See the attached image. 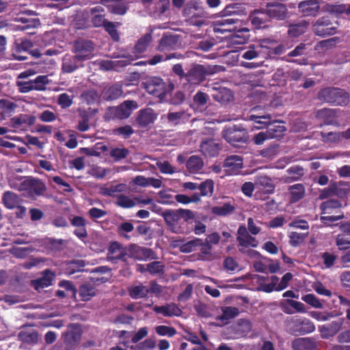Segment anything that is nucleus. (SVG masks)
I'll return each instance as SVG.
<instances>
[{
  "label": "nucleus",
  "mask_w": 350,
  "mask_h": 350,
  "mask_svg": "<svg viewBox=\"0 0 350 350\" xmlns=\"http://www.w3.org/2000/svg\"><path fill=\"white\" fill-rule=\"evenodd\" d=\"M267 131H271V134H273V138H277L280 137L283 133L285 131V127L281 124L272 125L269 127Z\"/></svg>",
  "instance_id": "nucleus-64"
},
{
  "label": "nucleus",
  "mask_w": 350,
  "mask_h": 350,
  "mask_svg": "<svg viewBox=\"0 0 350 350\" xmlns=\"http://www.w3.org/2000/svg\"><path fill=\"white\" fill-rule=\"evenodd\" d=\"M193 290V287L192 286V284H189L186 285V287H185V290H183V293H181V294L178 295V297H177V301L185 302L189 300L191 297V295H192Z\"/></svg>",
  "instance_id": "nucleus-58"
},
{
  "label": "nucleus",
  "mask_w": 350,
  "mask_h": 350,
  "mask_svg": "<svg viewBox=\"0 0 350 350\" xmlns=\"http://www.w3.org/2000/svg\"><path fill=\"white\" fill-rule=\"evenodd\" d=\"M331 23L327 17H322L314 25V31L319 36H329L336 33V27H331Z\"/></svg>",
  "instance_id": "nucleus-14"
},
{
  "label": "nucleus",
  "mask_w": 350,
  "mask_h": 350,
  "mask_svg": "<svg viewBox=\"0 0 350 350\" xmlns=\"http://www.w3.org/2000/svg\"><path fill=\"white\" fill-rule=\"evenodd\" d=\"M250 20L252 24L256 28H260L262 27L264 18L262 14L259 12H255L250 16Z\"/></svg>",
  "instance_id": "nucleus-59"
},
{
  "label": "nucleus",
  "mask_w": 350,
  "mask_h": 350,
  "mask_svg": "<svg viewBox=\"0 0 350 350\" xmlns=\"http://www.w3.org/2000/svg\"><path fill=\"white\" fill-rule=\"evenodd\" d=\"M299 12L304 16H316L320 10L319 2L317 0H306L298 4Z\"/></svg>",
  "instance_id": "nucleus-16"
},
{
  "label": "nucleus",
  "mask_w": 350,
  "mask_h": 350,
  "mask_svg": "<svg viewBox=\"0 0 350 350\" xmlns=\"http://www.w3.org/2000/svg\"><path fill=\"white\" fill-rule=\"evenodd\" d=\"M178 37L176 36H165L162 38L159 50L167 51L174 49L177 47Z\"/></svg>",
  "instance_id": "nucleus-30"
},
{
  "label": "nucleus",
  "mask_w": 350,
  "mask_h": 350,
  "mask_svg": "<svg viewBox=\"0 0 350 350\" xmlns=\"http://www.w3.org/2000/svg\"><path fill=\"white\" fill-rule=\"evenodd\" d=\"M223 136L228 143L233 146H235L237 142L246 140L245 131L237 130L234 126L226 128L224 131Z\"/></svg>",
  "instance_id": "nucleus-15"
},
{
  "label": "nucleus",
  "mask_w": 350,
  "mask_h": 350,
  "mask_svg": "<svg viewBox=\"0 0 350 350\" xmlns=\"http://www.w3.org/2000/svg\"><path fill=\"white\" fill-rule=\"evenodd\" d=\"M111 269L106 266H102L93 269L91 273H94L90 280L93 284L98 285L105 284L111 278Z\"/></svg>",
  "instance_id": "nucleus-18"
},
{
  "label": "nucleus",
  "mask_w": 350,
  "mask_h": 350,
  "mask_svg": "<svg viewBox=\"0 0 350 350\" xmlns=\"http://www.w3.org/2000/svg\"><path fill=\"white\" fill-rule=\"evenodd\" d=\"M239 315V309L236 307H225L222 308V314L219 317L221 321H228Z\"/></svg>",
  "instance_id": "nucleus-45"
},
{
  "label": "nucleus",
  "mask_w": 350,
  "mask_h": 350,
  "mask_svg": "<svg viewBox=\"0 0 350 350\" xmlns=\"http://www.w3.org/2000/svg\"><path fill=\"white\" fill-rule=\"evenodd\" d=\"M286 304L291 306V307L297 311V312L304 313L306 312L304 304L302 303L292 299H286V301L282 303V308H283V312L287 314H293V311L288 310L285 306Z\"/></svg>",
  "instance_id": "nucleus-33"
},
{
  "label": "nucleus",
  "mask_w": 350,
  "mask_h": 350,
  "mask_svg": "<svg viewBox=\"0 0 350 350\" xmlns=\"http://www.w3.org/2000/svg\"><path fill=\"white\" fill-rule=\"evenodd\" d=\"M343 325V319H339L331 323L319 326L320 336L323 339H329L333 337Z\"/></svg>",
  "instance_id": "nucleus-10"
},
{
  "label": "nucleus",
  "mask_w": 350,
  "mask_h": 350,
  "mask_svg": "<svg viewBox=\"0 0 350 350\" xmlns=\"http://www.w3.org/2000/svg\"><path fill=\"white\" fill-rule=\"evenodd\" d=\"M200 150L203 154L208 157H215L219 151L217 143L212 139L204 140L202 142Z\"/></svg>",
  "instance_id": "nucleus-25"
},
{
  "label": "nucleus",
  "mask_w": 350,
  "mask_h": 350,
  "mask_svg": "<svg viewBox=\"0 0 350 350\" xmlns=\"http://www.w3.org/2000/svg\"><path fill=\"white\" fill-rule=\"evenodd\" d=\"M129 151L125 148H113L110 152V155L114 158L116 161L125 158Z\"/></svg>",
  "instance_id": "nucleus-61"
},
{
  "label": "nucleus",
  "mask_w": 350,
  "mask_h": 350,
  "mask_svg": "<svg viewBox=\"0 0 350 350\" xmlns=\"http://www.w3.org/2000/svg\"><path fill=\"white\" fill-rule=\"evenodd\" d=\"M249 30L247 28H243L237 31L233 36V42L238 44L245 42L249 39Z\"/></svg>",
  "instance_id": "nucleus-50"
},
{
  "label": "nucleus",
  "mask_w": 350,
  "mask_h": 350,
  "mask_svg": "<svg viewBox=\"0 0 350 350\" xmlns=\"http://www.w3.org/2000/svg\"><path fill=\"white\" fill-rule=\"evenodd\" d=\"M204 79V68L202 66H197L193 68L188 75V81L194 83H198Z\"/></svg>",
  "instance_id": "nucleus-35"
},
{
  "label": "nucleus",
  "mask_w": 350,
  "mask_h": 350,
  "mask_svg": "<svg viewBox=\"0 0 350 350\" xmlns=\"http://www.w3.org/2000/svg\"><path fill=\"white\" fill-rule=\"evenodd\" d=\"M308 27V23L303 21L298 24L291 25L289 27L288 33L292 37H297L305 33Z\"/></svg>",
  "instance_id": "nucleus-36"
},
{
  "label": "nucleus",
  "mask_w": 350,
  "mask_h": 350,
  "mask_svg": "<svg viewBox=\"0 0 350 350\" xmlns=\"http://www.w3.org/2000/svg\"><path fill=\"white\" fill-rule=\"evenodd\" d=\"M289 192L291 202H296L304 196L305 189L302 185L296 184L290 187Z\"/></svg>",
  "instance_id": "nucleus-34"
},
{
  "label": "nucleus",
  "mask_w": 350,
  "mask_h": 350,
  "mask_svg": "<svg viewBox=\"0 0 350 350\" xmlns=\"http://www.w3.org/2000/svg\"><path fill=\"white\" fill-rule=\"evenodd\" d=\"M129 250L133 258L139 260L146 261L155 258L154 253L148 248L133 245L130 247Z\"/></svg>",
  "instance_id": "nucleus-19"
},
{
  "label": "nucleus",
  "mask_w": 350,
  "mask_h": 350,
  "mask_svg": "<svg viewBox=\"0 0 350 350\" xmlns=\"http://www.w3.org/2000/svg\"><path fill=\"white\" fill-rule=\"evenodd\" d=\"M129 250L119 243L115 241L111 243L108 250V259L110 260H126Z\"/></svg>",
  "instance_id": "nucleus-17"
},
{
  "label": "nucleus",
  "mask_w": 350,
  "mask_h": 350,
  "mask_svg": "<svg viewBox=\"0 0 350 350\" xmlns=\"http://www.w3.org/2000/svg\"><path fill=\"white\" fill-rule=\"evenodd\" d=\"M92 18V21L95 27L105 26L104 9L102 5H96L91 10Z\"/></svg>",
  "instance_id": "nucleus-29"
},
{
  "label": "nucleus",
  "mask_w": 350,
  "mask_h": 350,
  "mask_svg": "<svg viewBox=\"0 0 350 350\" xmlns=\"http://www.w3.org/2000/svg\"><path fill=\"white\" fill-rule=\"evenodd\" d=\"M247 120L253 121L256 125H254L252 130H260L269 126L272 122V116H259L250 115Z\"/></svg>",
  "instance_id": "nucleus-24"
},
{
  "label": "nucleus",
  "mask_w": 350,
  "mask_h": 350,
  "mask_svg": "<svg viewBox=\"0 0 350 350\" xmlns=\"http://www.w3.org/2000/svg\"><path fill=\"white\" fill-rule=\"evenodd\" d=\"M15 21L23 23L19 26L21 30H27L31 28H36L40 26V21L37 18L26 17L18 16L15 18Z\"/></svg>",
  "instance_id": "nucleus-27"
},
{
  "label": "nucleus",
  "mask_w": 350,
  "mask_h": 350,
  "mask_svg": "<svg viewBox=\"0 0 350 350\" xmlns=\"http://www.w3.org/2000/svg\"><path fill=\"white\" fill-rule=\"evenodd\" d=\"M163 217L165 222L172 228L174 232H178L176 228L174 226L175 224L179 219V215L172 211H166L163 213Z\"/></svg>",
  "instance_id": "nucleus-40"
},
{
  "label": "nucleus",
  "mask_w": 350,
  "mask_h": 350,
  "mask_svg": "<svg viewBox=\"0 0 350 350\" xmlns=\"http://www.w3.org/2000/svg\"><path fill=\"white\" fill-rule=\"evenodd\" d=\"M12 187L19 191H27L28 193L33 195H40L44 190V185L38 180L25 179L23 180L20 185L16 184L13 180H10Z\"/></svg>",
  "instance_id": "nucleus-4"
},
{
  "label": "nucleus",
  "mask_w": 350,
  "mask_h": 350,
  "mask_svg": "<svg viewBox=\"0 0 350 350\" xmlns=\"http://www.w3.org/2000/svg\"><path fill=\"white\" fill-rule=\"evenodd\" d=\"M137 270L139 272H144L148 271L151 274H159L162 273L163 266L161 264H138Z\"/></svg>",
  "instance_id": "nucleus-39"
},
{
  "label": "nucleus",
  "mask_w": 350,
  "mask_h": 350,
  "mask_svg": "<svg viewBox=\"0 0 350 350\" xmlns=\"http://www.w3.org/2000/svg\"><path fill=\"white\" fill-rule=\"evenodd\" d=\"M316 340L310 337L297 338L292 341V350H316Z\"/></svg>",
  "instance_id": "nucleus-21"
},
{
  "label": "nucleus",
  "mask_w": 350,
  "mask_h": 350,
  "mask_svg": "<svg viewBox=\"0 0 350 350\" xmlns=\"http://www.w3.org/2000/svg\"><path fill=\"white\" fill-rule=\"evenodd\" d=\"M3 202L5 206L10 209L17 207L19 204V200L17 196L12 192L5 193Z\"/></svg>",
  "instance_id": "nucleus-43"
},
{
  "label": "nucleus",
  "mask_w": 350,
  "mask_h": 350,
  "mask_svg": "<svg viewBox=\"0 0 350 350\" xmlns=\"http://www.w3.org/2000/svg\"><path fill=\"white\" fill-rule=\"evenodd\" d=\"M49 79L47 76L40 75L37 77L33 80L35 85L34 89L37 91H43L46 89V85L49 83Z\"/></svg>",
  "instance_id": "nucleus-54"
},
{
  "label": "nucleus",
  "mask_w": 350,
  "mask_h": 350,
  "mask_svg": "<svg viewBox=\"0 0 350 350\" xmlns=\"http://www.w3.org/2000/svg\"><path fill=\"white\" fill-rule=\"evenodd\" d=\"M321 95L325 96L324 99L336 105H344L349 100L347 94L342 90L338 88H327L321 92Z\"/></svg>",
  "instance_id": "nucleus-7"
},
{
  "label": "nucleus",
  "mask_w": 350,
  "mask_h": 350,
  "mask_svg": "<svg viewBox=\"0 0 350 350\" xmlns=\"http://www.w3.org/2000/svg\"><path fill=\"white\" fill-rule=\"evenodd\" d=\"M234 210V206L230 203H226L221 206H215L212 208L213 213L219 215H226L232 213Z\"/></svg>",
  "instance_id": "nucleus-49"
},
{
  "label": "nucleus",
  "mask_w": 350,
  "mask_h": 350,
  "mask_svg": "<svg viewBox=\"0 0 350 350\" xmlns=\"http://www.w3.org/2000/svg\"><path fill=\"white\" fill-rule=\"evenodd\" d=\"M307 236L308 233H299L297 232H292L288 235L290 243L293 246L300 245L304 243Z\"/></svg>",
  "instance_id": "nucleus-47"
},
{
  "label": "nucleus",
  "mask_w": 350,
  "mask_h": 350,
  "mask_svg": "<svg viewBox=\"0 0 350 350\" xmlns=\"http://www.w3.org/2000/svg\"><path fill=\"white\" fill-rule=\"evenodd\" d=\"M77 59L70 55H66L63 59L62 70L65 72H73L78 66L77 65Z\"/></svg>",
  "instance_id": "nucleus-41"
},
{
  "label": "nucleus",
  "mask_w": 350,
  "mask_h": 350,
  "mask_svg": "<svg viewBox=\"0 0 350 350\" xmlns=\"http://www.w3.org/2000/svg\"><path fill=\"white\" fill-rule=\"evenodd\" d=\"M291 333L305 335L314 331V325L311 320L305 317L293 316L289 317L286 322Z\"/></svg>",
  "instance_id": "nucleus-1"
},
{
  "label": "nucleus",
  "mask_w": 350,
  "mask_h": 350,
  "mask_svg": "<svg viewBox=\"0 0 350 350\" xmlns=\"http://www.w3.org/2000/svg\"><path fill=\"white\" fill-rule=\"evenodd\" d=\"M203 167L202 159L198 156H192L187 163V167L191 173L199 172Z\"/></svg>",
  "instance_id": "nucleus-38"
},
{
  "label": "nucleus",
  "mask_w": 350,
  "mask_h": 350,
  "mask_svg": "<svg viewBox=\"0 0 350 350\" xmlns=\"http://www.w3.org/2000/svg\"><path fill=\"white\" fill-rule=\"evenodd\" d=\"M157 119V114L150 108L142 109L139 111L137 121L142 126H146L153 123Z\"/></svg>",
  "instance_id": "nucleus-23"
},
{
  "label": "nucleus",
  "mask_w": 350,
  "mask_h": 350,
  "mask_svg": "<svg viewBox=\"0 0 350 350\" xmlns=\"http://www.w3.org/2000/svg\"><path fill=\"white\" fill-rule=\"evenodd\" d=\"M336 245L340 250H347L350 247V236L344 234H338L336 239Z\"/></svg>",
  "instance_id": "nucleus-56"
},
{
  "label": "nucleus",
  "mask_w": 350,
  "mask_h": 350,
  "mask_svg": "<svg viewBox=\"0 0 350 350\" xmlns=\"http://www.w3.org/2000/svg\"><path fill=\"white\" fill-rule=\"evenodd\" d=\"M302 301L304 302L309 304L311 306V307L316 308V309H321L322 308V304H321L320 301L314 295L312 294H308L302 296Z\"/></svg>",
  "instance_id": "nucleus-55"
},
{
  "label": "nucleus",
  "mask_w": 350,
  "mask_h": 350,
  "mask_svg": "<svg viewBox=\"0 0 350 350\" xmlns=\"http://www.w3.org/2000/svg\"><path fill=\"white\" fill-rule=\"evenodd\" d=\"M116 204L120 207L124 208H129L136 205V202L134 198H132L129 196L120 195L117 198Z\"/></svg>",
  "instance_id": "nucleus-46"
},
{
  "label": "nucleus",
  "mask_w": 350,
  "mask_h": 350,
  "mask_svg": "<svg viewBox=\"0 0 350 350\" xmlns=\"http://www.w3.org/2000/svg\"><path fill=\"white\" fill-rule=\"evenodd\" d=\"M202 245V241L199 239H195L183 245H180V241H174V246H180V251L185 253L191 252Z\"/></svg>",
  "instance_id": "nucleus-31"
},
{
  "label": "nucleus",
  "mask_w": 350,
  "mask_h": 350,
  "mask_svg": "<svg viewBox=\"0 0 350 350\" xmlns=\"http://www.w3.org/2000/svg\"><path fill=\"white\" fill-rule=\"evenodd\" d=\"M144 88L148 94L162 99L167 92L173 89V85L165 84L160 78L151 77L144 83Z\"/></svg>",
  "instance_id": "nucleus-2"
},
{
  "label": "nucleus",
  "mask_w": 350,
  "mask_h": 350,
  "mask_svg": "<svg viewBox=\"0 0 350 350\" xmlns=\"http://www.w3.org/2000/svg\"><path fill=\"white\" fill-rule=\"evenodd\" d=\"M81 338V327L78 323H71L68 326V331L62 335L65 350H75Z\"/></svg>",
  "instance_id": "nucleus-3"
},
{
  "label": "nucleus",
  "mask_w": 350,
  "mask_h": 350,
  "mask_svg": "<svg viewBox=\"0 0 350 350\" xmlns=\"http://www.w3.org/2000/svg\"><path fill=\"white\" fill-rule=\"evenodd\" d=\"M155 345L156 343L154 340L152 338H148L144 340V342L138 343L137 345L132 347V349L135 350H150L152 349Z\"/></svg>",
  "instance_id": "nucleus-57"
},
{
  "label": "nucleus",
  "mask_w": 350,
  "mask_h": 350,
  "mask_svg": "<svg viewBox=\"0 0 350 350\" xmlns=\"http://www.w3.org/2000/svg\"><path fill=\"white\" fill-rule=\"evenodd\" d=\"M93 45L91 42L80 41L75 44V58L77 61H85L92 57Z\"/></svg>",
  "instance_id": "nucleus-9"
},
{
  "label": "nucleus",
  "mask_w": 350,
  "mask_h": 350,
  "mask_svg": "<svg viewBox=\"0 0 350 350\" xmlns=\"http://www.w3.org/2000/svg\"><path fill=\"white\" fill-rule=\"evenodd\" d=\"M198 189L200 190L201 196H202L211 195L214 190V182L211 179H208L199 185Z\"/></svg>",
  "instance_id": "nucleus-48"
},
{
  "label": "nucleus",
  "mask_w": 350,
  "mask_h": 350,
  "mask_svg": "<svg viewBox=\"0 0 350 350\" xmlns=\"http://www.w3.org/2000/svg\"><path fill=\"white\" fill-rule=\"evenodd\" d=\"M133 61L132 57H126V56H122L119 59L115 60H103L98 62L97 64L100 69L103 70H118L120 67H124Z\"/></svg>",
  "instance_id": "nucleus-12"
},
{
  "label": "nucleus",
  "mask_w": 350,
  "mask_h": 350,
  "mask_svg": "<svg viewBox=\"0 0 350 350\" xmlns=\"http://www.w3.org/2000/svg\"><path fill=\"white\" fill-rule=\"evenodd\" d=\"M344 217L343 214H340L338 215H332V216H321L320 219L324 226H332V223L340 219H342Z\"/></svg>",
  "instance_id": "nucleus-60"
},
{
  "label": "nucleus",
  "mask_w": 350,
  "mask_h": 350,
  "mask_svg": "<svg viewBox=\"0 0 350 350\" xmlns=\"http://www.w3.org/2000/svg\"><path fill=\"white\" fill-rule=\"evenodd\" d=\"M157 165L163 174H172L175 172L174 168L167 161L158 162Z\"/></svg>",
  "instance_id": "nucleus-63"
},
{
  "label": "nucleus",
  "mask_w": 350,
  "mask_h": 350,
  "mask_svg": "<svg viewBox=\"0 0 350 350\" xmlns=\"http://www.w3.org/2000/svg\"><path fill=\"white\" fill-rule=\"evenodd\" d=\"M342 206V203L336 200H330L323 202L321 208L322 211V214H330L332 212V210L334 208H338Z\"/></svg>",
  "instance_id": "nucleus-44"
},
{
  "label": "nucleus",
  "mask_w": 350,
  "mask_h": 350,
  "mask_svg": "<svg viewBox=\"0 0 350 350\" xmlns=\"http://www.w3.org/2000/svg\"><path fill=\"white\" fill-rule=\"evenodd\" d=\"M138 107V105L133 100H126L116 107L111 108L110 110L115 116L120 119H126L129 118L133 110Z\"/></svg>",
  "instance_id": "nucleus-8"
},
{
  "label": "nucleus",
  "mask_w": 350,
  "mask_h": 350,
  "mask_svg": "<svg viewBox=\"0 0 350 350\" xmlns=\"http://www.w3.org/2000/svg\"><path fill=\"white\" fill-rule=\"evenodd\" d=\"M133 229L134 226L133 225V224H131V222H124L118 226L117 232L120 236L129 239V236L127 235L126 233L131 232V231L133 230Z\"/></svg>",
  "instance_id": "nucleus-53"
},
{
  "label": "nucleus",
  "mask_w": 350,
  "mask_h": 350,
  "mask_svg": "<svg viewBox=\"0 0 350 350\" xmlns=\"http://www.w3.org/2000/svg\"><path fill=\"white\" fill-rule=\"evenodd\" d=\"M237 234V241L241 252H246L247 248L256 247L258 245V241L248 233L244 226H241L239 228Z\"/></svg>",
  "instance_id": "nucleus-6"
},
{
  "label": "nucleus",
  "mask_w": 350,
  "mask_h": 350,
  "mask_svg": "<svg viewBox=\"0 0 350 350\" xmlns=\"http://www.w3.org/2000/svg\"><path fill=\"white\" fill-rule=\"evenodd\" d=\"M152 310L165 317H179L182 314V310L175 304H168L161 306H155Z\"/></svg>",
  "instance_id": "nucleus-20"
},
{
  "label": "nucleus",
  "mask_w": 350,
  "mask_h": 350,
  "mask_svg": "<svg viewBox=\"0 0 350 350\" xmlns=\"http://www.w3.org/2000/svg\"><path fill=\"white\" fill-rule=\"evenodd\" d=\"M155 332L161 336H167L170 338L173 337L176 333L174 327L165 325H158L155 327Z\"/></svg>",
  "instance_id": "nucleus-52"
},
{
  "label": "nucleus",
  "mask_w": 350,
  "mask_h": 350,
  "mask_svg": "<svg viewBox=\"0 0 350 350\" xmlns=\"http://www.w3.org/2000/svg\"><path fill=\"white\" fill-rule=\"evenodd\" d=\"M243 159L238 155H232L227 157L224 164L228 175L237 174L243 168Z\"/></svg>",
  "instance_id": "nucleus-11"
},
{
  "label": "nucleus",
  "mask_w": 350,
  "mask_h": 350,
  "mask_svg": "<svg viewBox=\"0 0 350 350\" xmlns=\"http://www.w3.org/2000/svg\"><path fill=\"white\" fill-rule=\"evenodd\" d=\"M231 8V6H226L221 12V17L213 21V27L215 32L224 33L230 31L232 29V27L236 23V21L233 18L224 17L232 14L233 12L230 10Z\"/></svg>",
  "instance_id": "nucleus-5"
},
{
  "label": "nucleus",
  "mask_w": 350,
  "mask_h": 350,
  "mask_svg": "<svg viewBox=\"0 0 350 350\" xmlns=\"http://www.w3.org/2000/svg\"><path fill=\"white\" fill-rule=\"evenodd\" d=\"M184 115L185 114L183 113L170 112L167 115V119L170 123L173 125H176L181 122Z\"/></svg>",
  "instance_id": "nucleus-62"
},
{
  "label": "nucleus",
  "mask_w": 350,
  "mask_h": 350,
  "mask_svg": "<svg viewBox=\"0 0 350 350\" xmlns=\"http://www.w3.org/2000/svg\"><path fill=\"white\" fill-rule=\"evenodd\" d=\"M53 280H54V273L46 269L42 273V277L31 280V284H33V286H34L36 290H40L51 286Z\"/></svg>",
  "instance_id": "nucleus-22"
},
{
  "label": "nucleus",
  "mask_w": 350,
  "mask_h": 350,
  "mask_svg": "<svg viewBox=\"0 0 350 350\" xmlns=\"http://www.w3.org/2000/svg\"><path fill=\"white\" fill-rule=\"evenodd\" d=\"M128 293H129V297H131V298L137 299L139 298L146 297L150 291H148L147 287L139 284L128 288Z\"/></svg>",
  "instance_id": "nucleus-32"
},
{
  "label": "nucleus",
  "mask_w": 350,
  "mask_h": 350,
  "mask_svg": "<svg viewBox=\"0 0 350 350\" xmlns=\"http://www.w3.org/2000/svg\"><path fill=\"white\" fill-rule=\"evenodd\" d=\"M18 340L28 344H36L38 342V332L35 330L20 332Z\"/></svg>",
  "instance_id": "nucleus-37"
},
{
  "label": "nucleus",
  "mask_w": 350,
  "mask_h": 350,
  "mask_svg": "<svg viewBox=\"0 0 350 350\" xmlns=\"http://www.w3.org/2000/svg\"><path fill=\"white\" fill-rule=\"evenodd\" d=\"M151 36L149 34H146L137 42L134 49V55L126 56V57H132L133 60L140 56L147 49L148 46L150 43Z\"/></svg>",
  "instance_id": "nucleus-26"
},
{
  "label": "nucleus",
  "mask_w": 350,
  "mask_h": 350,
  "mask_svg": "<svg viewBox=\"0 0 350 350\" xmlns=\"http://www.w3.org/2000/svg\"><path fill=\"white\" fill-rule=\"evenodd\" d=\"M17 105L10 99L0 100V110L1 114H11L15 111Z\"/></svg>",
  "instance_id": "nucleus-42"
},
{
  "label": "nucleus",
  "mask_w": 350,
  "mask_h": 350,
  "mask_svg": "<svg viewBox=\"0 0 350 350\" xmlns=\"http://www.w3.org/2000/svg\"><path fill=\"white\" fill-rule=\"evenodd\" d=\"M267 13L271 18L283 20L286 16L287 9L284 4L272 1L267 3Z\"/></svg>",
  "instance_id": "nucleus-13"
},
{
  "label": "nucleus",
  "mask_w": 350,
  "mask_h": 350,
  "mask_svg": "<svg viewBox=\"0 0 350 350\" xmlns=\"http://www.w3.org/2000/svg\"><path fill=\"white\" fill-rule=\"evenodd\" d=\"M77 293H79L82 301H87L91 300L95 296V288L92 284L85 283L79 286Z\"/></svg>",
  "instance_id": "nucleus-28"
},
{
  "label": "nucleus",
  "mask_w": 350,
  "mask_h": 350,
  "mask_svg": "<svg viewBox=\"0 0 350 350\" xmlns=\"http://www.w3.org/2000/svg\"><path fill=\"white\" fill-rule=\"evenodd\" d=\"M271 131H261L258 133L256 134L253 137V142L256 145H261L266 140L273 139V136H274L273 134H271Z\"/></svg>",
  "instance_id": "nucleus-51"
}]
</instances>
